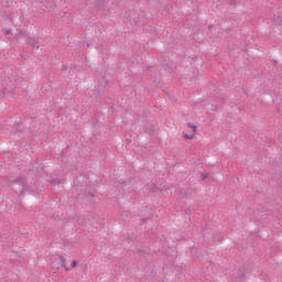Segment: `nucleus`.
Instances as JSON below:
<instances>
[{"instance_id": "obj_6", "label": "nucleus", "mask_w": 282, "mask_h": 282, "mask_svg": "<svg viewBox=\"0 0 282 282\" xmlns=\"http://www.w3.org/2000/svg\"><path fill=\"white\" fill-rule=\"evenodd\" d=\"M200 180H208V172H206V170H203V172H200Z\"/></svg>"}, {"instance_id": "obj_12", "label": "nucleus", "mask_w": 282, "mask_h": 282, "mask_svg": "<svg viewBox=\"0 0 282 282\" xmlns=\"http://www.w3.org/2000/svg\"><path fill=\"white\" fill-rule=\"evenodd\" d=\"M243 276H246V274L240 273V275H239V276H236V281H237V279H243Z\"/></svg>"}, {"instance_id": "obj_13", "label": "nucleus", "mask_w": 282, "mask_h": 282, "mask_svg": "<svg viewBox=\"0 0 282 282\" xmlns=\"http://www.w3.org/2000/svg\"><path fill=\"white\" fill-rule=\"evenodd\" d=\"M278 21H280L282 23V15L278 17Z\"/></svg>"}, {"instance_id": "obj_1", "label": "nucleus", "mask_w": 282, "mask_h": 282, "mask_svg": "<svg viewBox=\"0 0 282 282\" xmlns=\"http://www.w3.org/2000/svg\"><path fill=\"white\" fill-rule=\"evenodd\" d=\"M14 184H17L18 186H22L20 195H25V193H30V185L28 184L26 176L20 175L14 180L9 181V186H14Z\"/></svg>"}, {"instance_id": "obj_4", "label": "nucleus", "mask_w": 282, "mask_h": 282, "mask_svg": "<svg viewBox=\"0 0 282 282\" xmlns=\"http://www.w3.org/2000/svg\"><path fill=\"white\" fill-rule=\"evenodd\" d=\"M59 261L62 262V268H65L66 272H68L69 268H66L65 265L67 258H65V256H59Z\"/></svg>"}, {"instance_id": "obj_10", "label": "nucleus", "mask_w": 282, "mask_h": 282, "mask_svg": "<svg viewBox=\"0 0 282 282\" xmlns=\"http://www.w3.org/2000/svg\"><path fill=\"white\" fill-rule=\"evenodd\" d=\"M237 1L239 0H228L229 6H237Z\"/></svg>"}, {"instance_id": "obj_5", "label": "nucleus", "mask_w": 282, "mask_h": 282, "mask_svg": "<svg viewBox=\"0 0 282 282\" xmlns=\"http://www.w3.org/2000/svg\"><path fill=\"white\" fill-rule=\"evenodd\" d=\"M26 43L28 45H32L34 47V45H36V40H34V37H28Z\"/></svg>"}, {"instance_id": "obj_7", "label": "nucleus", "mask_w": 282, "mask_h": 282, "mask_svg": "<svg viewBox=\"0 0 282 282\" xmlns=\"http://www.w3.org/2000/svg\"><path fill=\"white\" fill-rule=\"evenodd\" d=\"M187 127L189 129H193V132L195 133V131H197V126L193 124V123H187Z\"/></svg>"}, {"instance_id": "obj_2", "label": "nucleus", "mask_w": 282, "mask_h": 282, "mask_svg": "<svg viewBox=\"0 0 282 282\" xmlns=\"http://www.w3.org/2000/svg\"><path fill=\"white\" fill-rule=\"evenodd\" d=\"M143 133H147L148 135H153L155 133V121L153 120V117H150L148 123L143 126Z\"/></svg>"}, {"instance_id": "obj_9", "label": "nucleus", "mask_w": 282, "mask_h": 282, "mask_svg": "<svg viewBox=\"0 0 282 282\" xmlns=\"http://www.w3.org/2000/svg\"><path fill=\"white\" fill-rule=\"evenodd\" d=\"M10 34H12V29H6L4 30V36H8Z\"/></svg>"}, {"instance_id": "obj_11", "label": "nucleus", "mask_w": 282, "mask_h": 282, "mask_svg": "<svg viewBox=\"0 0 282 282\" xmlns=\"http://www.w3.org/2000/svg\"><path fill=\"white\" fill-rule=\"evenodd\" d=\"M76 265H78V261L74 260V261L70 263V268H76Z\"/></svg>"}, {"instance_id": "obj_3", "label": "nucleus", "mask_w": 282, "mask_h": 282, "mask_svg": "<svg viewBox=\"0 0 282 282\" xmlns=\"http://www.w3.org/2000/svg\"><path fill=\"white\" fill-rule=\"evenodd\" d=\"M79 198L89 204L96 199V196L91 192H85L84 194H79Z\"/></svg>"}, {"instance_id": "obj_8", "label": "nucleus", "mask_w": 282, "mask_h": 282, "mask_svg": "<svg viewBox=\"0 0 282 282\" xmlns=\"http://www.w3.org/2000/svg\"><path fill=\"white\" fill-rule=\"evenodd\" d=\"M184 138H186V140H193V138H195V132L191 134H185Z\"/></svg>"}]
</instances>
